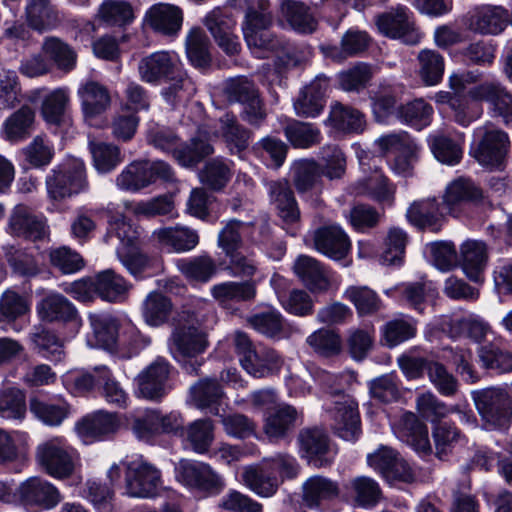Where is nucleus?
<instances>
[{"label":"nucleus","instance_id":"nucleus-20","mask_svg":"<svg viewBox=\"0 0 512 512\" xmlns=\"http://www.w3.org/2000/svg\"><path fill=\"white\" fill-rule=\"evenodd\" d=\"M121 421L115 413L96 411L88 414L75 425L77 435L85 444L101 441L116 433Z\"/></svg>","mask_w":512,"mask_h":512},{"label":"nucleus","instance_id":"nucleus-61","mask_svg":"<svg viewBox=\"0 0 512 512\" xmlns=\"http://www.w3.org/2000/svg\"><path fill=\"white\" fill-rule=\"evenodd\" d=\"M33 121V111L29 107L20 108L5 120L3 124L5 138L12 142L26 138Z\"/></svg>","mask_w":512,"mask_h":512},{"label":"nucleus","instance_id":"nucleus-1","mask_svg":"<svg viewBox=\"0 0 512 512\" xmlns=\"http://www.w3.org/2000/svg\"><path fill=\"white\" fill-rule=\"evenodd\" d=\"M92 334L87 336V345L91 348L113 350L118 344L128 345L137 351L150 344V339L142 335L130 322L120 324L109 314L89 315Z\"/></svg>","mask_w":512,"mask_h":512},{"label":"nucleus","instance_id":"nucleus-19","mask_svg":"<svg viewBox=\"0 0 512 512\" xmlns=\"http://www.w3.org/2000/svg\"><path fill=\"white\" fill-rule=\"evenodd\" d=\"M181 65V59L176 52L161 50L143 57L139 62L138 72L144 82L158 84L178 72Z\"/></svg>","mask_w":512,"mask_h":512},{"label":"nucleus","instance_id":"nucleus-54","mask_svg":"<svg viewBox=\"0 0 512 512\" xmlns=\"http://www.w3.org/2000/svg\"><path fill=\"white\" fill-rule=\"evenodd\" d=\"M463 134H458L455 140L443 135H436L431 138V150L435 158L448 165L457 164L462 158Z\"/></svg>","mask_w":512,"mask_h":512},{"label":"nucleus","instance_id":"nucleus-49","mask_svg":"<svg viewBox=\"0 0 512 512\" xmlns=\"http://www.w3.org/2000/svg\"><path fill=\"white\" fill-rule=\"evenodd\" d=\"M449 326V332L453 337L466 336L475 340L483 338L489 330L488 324L473 313L454 315Z\"/></svg>","mask_w":512,"mask_h":512},{"label":"nucleus","instance_id":"nucleus-10","mask_svg":"<svg viewBox=\"0 0 512 512\" xmlns=\"http://www.w3.org/2000/svg\"><path fill=\"white\" fill-rule=\"evenodd\" d=\"M171 181L173 172L170 166L162 161H133L116 177L115 184L122 191L138 192L156 181Z\"/></svg>","mask_w":512,"mask_h":512},{"label":"nucleus","instance_id":"nucleus-8","mask_svg":"<svg viewBox=\"0 0 512 512\" xmlns=\"http://www.w3.org/2000/svg\"><path fill=\"white\" fill-rule=\"evenodd\" d=\"M478 413L490 428L505 427L512 417V399L501 387H489L471 393Z\"/></svg>","mask_w":512,"mask_h":512},{"label":"nucleus","instance_id":"nucleus-13","mask_svg":"<svg viewBox=\"0 0 512 512\" xmlns=\"http://www.w3.org/2000/svg\"><path fill=\"white\" fill-rule=\"evenodd\" d=\"M334 421V429L345 441H355L360 433V419L357 403L348 395L333 396L332 406L328 408Z\"/></svg>","mask_w":512,"mask_h":512},{"label":"nucleus","instance_id":"nucleus-4","mask_svg":"<svg viewBox=\"0 0 512 512\" xmlns=\"http://www.w3.org/2000/svg\"><path fill=\"white\" fill-rule=\"evenodd\" d=\"M508 148L507 134L492 124H486L474 130L470 153L481 166L489 170H502Z\"/></svg>","mask_w":512,"mask_h":512},{"label":"nucleus","instance_id":"nucleus-37","mask_svg":"<svg viewBox=\"0 0 512 512\" xmlns=\"http://www.w3.org/2000/svg\"><path fill=\"white\" fill-rule=\"evenodd\" d=\"M37 312L40 318L45 321L71 322L74 327H78L80 324L75 307L60 294L47 295L38 303Z\"/></svg>","mask_w":512,"mask_h":512},{"label":"nucleus","instance_id":"nucleus-34","mask_svg":"<svg viewBox=\"0 0 512 512\" xmlns=\"http://www.w3.org/2000/svg\"><path fill=\"white\" fill-rule=\"evenodd\" d=\"M303 502L310 508H318L339 496L337 482L321 475L309 477L302 485Z\"/></svg>","mask_w":512,"mask_h":512},{"label":"nucleus","instance_id":"nucleus-43","mask_svg":"<svg viewBox=\"0 0 512 512\" xmlns=\"http://www.w3.org/2000/svg\"><path fill=\"white\" fill-rule=\"evenodd\" d=\"M417 74L426 86L438 85L444 75L445 60L438 52L431 49H423L417 56Z\"/></svg>","mask_w":512,"mask_h":512},{"label":"nucleus","instance_id":"nucleus-47","mask_svg":"<svg viewBox=\"0 0 512 512\" xmlns=\"http://www.w3.org/2000/svg\"><path fill=\"white\" fill-rule=\"evenodd\" d=\"M328 123L336 130L360 133L365 127L364 115L351 107L335 103L331 107Z\"/></svg>","mask_w":512,"mask_h":512},{"label":"nucleus","instance_id":"nucleus-16","mask_svg":"<svg viewBox=\"0 0 512 512\" xmlns=\"http://www.w3.org/2000/svg\"><path fill=\"white\" fill-rule=\"evenodd\" d=\"M183 10L171 3H156L149 7L143 17V25L167 37H176L183 25Z\"/></svg>","mask_w":512,"mask_h":512},{"label":"nucleus","instance_id":"nucleus-36","mask_svg":"<svg viewBox=\"0 0 512 512\" xmlns=\"http://www.w3.org/2000/svg\"><path fill=\"white\" fill-rule=\"evenodd\" d=\"M446 212L445 206H439L434 198L413 202L407 210L409 222L419 228H429L438 231L440 221Z\"/></svg>","mask_w":512,"mask_h":512},{"label":"nucleus","instance_id":"nucleus-62","mask_svg":"<svg viewBox=\"0 0 512 512\" xmlns=\"http://www.w3.org/2000/svg\"><path fill=\"white\" fill-rule=\"evenodd\" d=\"M427 259L438 270L446 272L458 263L457 252L451 242H432L425 246Z\"/></svg>","mask_w":512,"mask_h":512},{"label":"nucleus","instance_id":"nucleus-44","mask_svg":"<svg viewBox=\"0 0 512 512\" xmlns=\"http://www.w3.org/2000/svg\"><path fill=\"white\" fill-rule=\"evenodd\" d=\"M224 396L220 385L212 379L198 381L190 388V399L198 409H211L218 413V405Z\"/></svg>","mask_w":512,"mask_h":512},{"label":"nucleus","instance_id":"nucleus-46","mask_svg":"<svg viewBox=\"0 0 512 512\" xmlns=\"http://www.w3.org/2000/svg\"><path fill=\"white\" fill-rule=\"evenodd\" d=\"M129 289L124 278L112 270L102 271L95 277V291L105 301H121Z\"/></svg>","mask_w":512,"mask_h":512},{"label":"nucleus","instance_id":"nucleus-39","mask_svg":"<svg viewBox=\"0 0 512 512\" xmlns=\"http://www.w3.org/2000/svg\"><path fill=\"white\" fill-rule=\"evenodd\" d=\"M176 267L179 272L193 284L207 283L217 273L215 260L207 254L178 259L176 261Z\"/></svg>","mask_w":512,"mask_h":512},{"label":"nucleus","instance_id":"nucleus-63","mask_svg":"<svg viewBox=\"0 0 512 512\" xmlns=\"http://www.w3.org/2000/svg\"><path fill=\"white\" fill-rule=\"evenodd\" d=\"M186 54L191 64L198 68L206 67L210 62L208 39L200 28H192L186 37Z\"/></svg>","mask_w":512,"mask_h":512},{"label":"nucleus","instance_id":"nucleus-38","mask_svg":"<svg viewBox=\"0 0 512 512\" xmlns=\"http://www.w3.org/2000/svg\"><path fill=\"white\" fill-rule=\"evenodd\" d=\"M471 95L478 99H485L503 118L504 122L512 126V95L507 93L500 84H481L474 87Z\"/></svg>","mask_w":512,"mask_h":512},{"label":"nucleus","instance_id":"nucleus-7","mask_svg":"<svg viewBox=\"0 0 512 512\" xmlns=\"http://www.w3.org/2000/svg\"><path fill=\"white\" fill-rule=\"evenodd\" d=\"M125 468V493L134 498H151L161 486L160 471L142 456H132L122 462Z\"/></svg>","mask_w":512,"mask_h":512},{"label":"nucleus","instance_id":"nucleus-15","mask_svg":"<svg viewBox=\"0 0 512 512\" xmlns=\"http://www.w3.org/2000/svg\"><path fill=\"white\" fill-rule=\"evenodd\" d=\"M225 92L229 101L244 105L243 118L250 124L257 125L265 118L258 92L249 79L238 77L229 80Z\"/></svg>","mask_w":512,"mask_h":512},{"label":"nucleus","instance_id":"nucleus-17","mask_svg":"<svg viewBox=\"0 0 512 512\" xmlns=\"http://www.w3.org/2000/svg\"><path fill=\"white\" fill-rule=\"evenodd\" d=\"M376 24L380 33L392 39H400L404 43L413 45L421 39L410 12L404 7L380 15Z\"/></svg>","mask_w":512,"mask_h":512},{"label":"nucleus","instance_id":"nucleus-31","mask_svg":"<svg viewBox=\"0 0 512 512\" xmlns=\"http://www.w3.org/2000/svg\"><path fill=\"white\" fill-rule=\"evenodd\" d=\"M29 408L39 421L51 427L60 426L72 414L71 405L62 397L53 399L32 397Z\"/></svg>","mask_w":512,"mask_h":512},{"label":"nucleus","instance_id":"nucleus-2","mask_svg":"<svg viewBox=\"0 0 512 512\" xmlns=\"http://www.w3.org/2000/svg\"><path fill=\"white\" fill-rule=\"evenodd\" d=\"M118 241L116 254L120 262L135 277L154 267V261L139 250L140 234L124 217L111 219L105 237L107 243Z\"/></svg>","mask_w":512,"mask_h":512},{"label":"nucleus","instance_id":"nucleus-32","mask_svg":"<svg viewBox=\"0 0 512 512\" xmlns=\"http://www.w3.org/2000/svg\"><path fill=\"white\" fill-rule=\"evenodd\" d=\"M294 273L312 292H323L329 289L331 275L316 259L300 255L293 266Z\"/></svg>","mask_w":512,"mask_h":512},{"label":"nucleus","instance_id":"nucleus-48","mask_svg":"<svg viewBox=\"0 0 512 512\" xmlns=\"http://www.w3.org/2000/svg\"><path fill=\"white\" fill-rule=\"evenodd\" d=\"M214 424L210 419H198L185 429L184 436L191 449L197 454L209 451L214 441Z\"/></svg>","mask_w":512,"mask_h":512},{"label":"nucleus","instance_id":"nucleus-35","mask_svg":"<svg viewBox=\"0 0 512 512\" xmlns=\"http://www.w3.org/2000/svg\"><path fill=\"white\" fill-rule=\"evenodd\" d=\"M300 414L291 405H278L273 411L267 413L263 419V432L269 440L283 439L289 430L294 427Z\"/></svg>","mask_w":512,"mask_h":512},{"label":"nucleus","instance_id":"nucleus-57","mask_svg":"<svg viewBox=\"0 0 512 512\" xmlns=\"http://www.w3.org/2000/svg\"><path fill=\"white\" fill-rule=\"evenodd\" d=\"M281 14L289 25L298 32L310 33L316 28L315 20L300 2L283 0L281 2Z\"/></svg>","mask_w":512,"mask_h":512},{"label":"nucleus","instance_id":"nucleus-6","mask_svg":"<svg viewBox=\"0 0 512 512\" xmlns=\"http://www.w3.org/2000/svg\"><path fill=\"white\" fill-rule=\"evenodd\" d=\"M176 480L189 491L211 496L224 488L222 477L206 462L182 459L175 465Z\"/></svg>","mask_w":512,"mask_h":512},{"label":"nucleus","instance_id":"nucleus-9","mask_svg":"<svg viewBox=\"0 0 512 512\" xmlns=\"http://www.w3.org/2000/svg\"><path fill=\"white\" fill-rule=\"evenodd\" d=\"M210 137L208 132L201 128L196 138L192 140L191 147L179 148L176 138L164 130L148 132V141L156 148L166 152H172L173 156L182 166H192L203 157L213 152L211 144L208 142Z\"/></svg>","mask_w":512,"mask_h":512},{"label":"nucleus","instance_id":"nucleus-53","mask_svg":"<svg viewBox=\"0 0 512 512\" xmlns=\"http://www.w3.org/2000/svg\"><path fill=\"white\" fill-rule=\"evenodd\" d=\"M167 86L162 90L164 99L170 104H176L187 101L195 92V87L191 79L187 76L183 65L179 71L175 72L165 79Z\"/></svg>","mask_w":512,"mask_h":512},{"label":"nucleus","instance_id":"nucleus-58","mask_svg":"<svg viewBox=\"0 0 512 512\" xmlns=\"http://www.w3.org/2000/svg\"><path fill=\"white\" fill-rule=\"evenodd\" d=\"M281 14L289 25L298 32L310 33L316 28L315 20L300 2L283 0L281 2Z\"/></svg>","mask_w":512,"mask_h":512},{"label":"nucleus","instance_id":"nucleus-40","mask_svg":"<svg viewBox=\"0 0 512 512\" xmlns=\"http://www.w3.org/2000/svg\"><path fill=\"white\" fill-rule=\"evenodd\" d=\"M370 38L365 31L351 28L342 36L340 46L322 47L326 57L342 61L363 52L369 45Z\"/></svg>","mask_w":512,"mask_h":512},{"label":"nucleus","instance_id":"nucleus-24","mask_svg":"<svg viewBox=\"0 0 512 512\" xmlns=\"http://www.w3.org/2000/svg\"><path fill=\"white\" fill-rule=\"evenodd\" d=\"M7 232L12 236L37 240L47 235L48 226L44 217L34 215L24 205H17L9 216Z\"/></svg>","mask_w":512,"mask_h":512},{"label":"nucleus","instance_id":"nucleus-18","mask_svg":"<svg viewBox=\"0 0 512 512\" xmlns=\"http://www.w3.org/2000/svg\"><path fill=\"white\" fill-rule=\"evenodd\" d=\"M298 441L301 456L314 467L327 466L335 458L336 450L330 445L328 436L321 429L302 430Z\"/></svg>","mask_w":512,"mask_h":512},{"label":"nucleus","instance_id":"nucleus-52","mask_svg":"<svg viewBox=\"0 0 512 512\" xmlns=\"http://www.w3.org/2000/svg\"><path fill=\"white\" fill-rule=\"evenodd\" d=\"M26 414L25 394L14 386L0 389V417L7 420H22Z\"/></svg>","mask_w":512,"mask_h":512},{"label":"nucleus","instance_id":"nucleus-45","mask_svg":"<svg viewBox=\"0 0 512 512\" xmlns=\"http://www.w3.org/2000/svg\"><path fill=\"white\" fill-rule=\"evenodd\" d=\"M212 297L221 305L231 302L251 300L256 295V288L252 282L226 281L211 287Z\"/></svg>","mask_w":512,"mask_h":512},{"label":"nucleus","instance_id":"nucleus-51","mask_svg":"<svg viewBox=\"0 0 512 512\" xmlns=\"http://www.w3.org/2000/svg\"><path fill=\"white\" fill-rule=\"evenodd\" d=\"M89 150L100 174L110 173L123 161L119 147L110 143L89 141Z\"/></svg>","mask_w":512,"mask_h":512},{"label":"nucleus","instance_id":"nucleus-29","mask_svg":"<svg viewBox=\"0 0 512 512\" xmlns=\"http://www.w3.org/2000/svg\"><path fill=\"white\" fill-rule=\"evenodd\" d=\"M77 94L81 100L85 121L89 125H93L94 119L105 112L111 104L108 90L94 81L81 84Z\"/></svg>","mask_w":512,"mask_h":512},{"label":"nucleus","instance_id":"nucleus-22","mask_svg":"<svg viewBox=\"0 0 512 512\" xmlns=\"http://www.w3.org/2000/svg\"><path fill=\"white\" fill-rule=\"evenodd\" d=\"M170 365L163 358H157L136 378L137 393L148 400L162 398L168 390Z\"/></svg>","mask_w":512,"mask_h":512},{"label":"nucleus","instance_id":"nucleus-3","mask_svg":"<svg viewBox=\"0 0 512 512\" xmlns=\"http://www.w3.org/2000/svg\"><path fill=\"white\" fill-rule=\"evenodd\" d=\"M35 460L40 468L55 479L71 477L80 465V456L64 437L49 438L37 445Z\"/></svg>","mask_w":512,"mask_h":512},{"label":"nucleus","instance_id":"nucleus-33","mask_svg":"<svg viewBox=\"0 0 512 512\" xmlns=\"http://www.w3.org/2000/svg\"><path fill=\"white\" fill-rule=\"evenodd\" d=\"M243 483L261 497L273 496L279 486V481L271 467L264 460L261 464L244 466L241 469Z\"/></svg>","mask_w":512,"mask_h":512},{"label":"nucleus","instance_id":"nucleus-56","mask_svg":"<svg viewBox=\"0 0 512 512\" xmlns=\"http://www.w3.org/2000/svg\"><path fill=\"white\" fill-rule=\"evenodd\" d=\"M281 14L289 25L298 32L310 33L316 28L315 20L300 2L283 0L281 2Z\"/></svg>","mask_w":512,"mask_h":512},{"label":"nucleus","instance_id":"nucleus-23","mask_svg":"<svg viewBox=\"0 0 512 512\" xmlns=\"http://www.w3.org/2000/svg\"><path fill=\"white\" fill-rule=\"evenodd\" d=\"M395 436L411 446L418 454L431 452L428 429L412 412H404L397 422L391 423Z\"/></svg>","mask_w":512,"mask_h":512},{"label":"nucleus","instance_id":"nucleus-26","mask_svg":"<svg viewBox=\"0 0 512 512\" xmlns=\"http://www.w3.org/2000/svg\"><path fill=\"white\" fill-rule=\"evenodd\" d=\"M204 23L218 45L227 54L234 55L239 51L238 39L231 32L236 22L226 10L221 8L212 10L206 16Z\"/></svg>","mask_w":512,"mask_h":512},{"label":"nucleus","instance_id":"nucleus-21","mask_svg":"<svg viewBox=\"0 0 512 512\" xmlns=\"http://www.w3.org/2000/svg\"><path fill=\"white\" fill-rule=\"evenodd\" d=\"M18 500L27 507L51 509L61 501L58 489L40 477H30L17 487Z\"/></svg>","mask_w":512,"mask_h":512},{"label":"nucleus","instance_id":"nucleus-14","mask_svg":"<svg viewBox=\"0 0 512 512\" xmlns=\"http://www.w3.org/2000/svg\"><path fill=\"white\" fill-rule=\"evenodd\" d=\"M305 241L319 253L333 260L344 259L351 249L347 234L338 225L320 227L308 233Z\"/></svg>","mask_w":512,"mask_h":512},{"label":"nucleus","instance_id":"nucleus-55","mask_svg":"<svg viewBox=\"0 0 512 512\" xmlns=\"http://www.w3.org/2000/svg\"><path fill=\"white\" fill-rule=\"evenodd\" d=\"M281 14L289 25L298 32L310 33L316 28L315 20L300 2L283 0L281 2Z\"/></svg>","mask_w":512,"mask_h":512},{"label":"nucleus","instance_id":"nucleus-30","mask_svg":"<svg viewBox=\"0 0 512 512\" xmlns=\"http://www.w3.org/2000/svg\"><path fill=\"white\" fill-rule=\"evenodd\" d=\"M508 16V11L502 6H478L470 13L469 27L481 34H497L505 28Z\"/></svg>","mask_w":512,"mask_h":512},{"label":"nucleus","instance_id":"nucleus-41","mask_svg":"<svg viewBox=\"0 0 512 512\" xmlns=\"http://www.w3.org/2000/svg\"><path fill=\"white\" fill-rule=\"evenodd\" d=\"M141 311L142 317L148 326L159 327L171 317L173 304L164 294L150 292L142 303Z\"/></svg>","mask_w":512,"mask_h":512},{"label":"nucleus","instance_id":"nucleus-50","mask_svg":"<svg viewBox=\"0 0 512 512\" xmlns=\"http://www.w3.org/2000/svg\"><path fill=\"white\" fill-rule=\"evenodd\" d=\"M269 189L271 200L275 204L281 219L285 223L297 221L300 213L287 182H274L270 184Z\"/></svg>","mask_w":512,"mask_h":512},{"label":"nucleus","instance_id":"nucleus-5","mask_svg":"<svg viewBox=\"0 0 512 512\" xmlns=\"http://www.w3.org/2000/svg\"><path fill=\"white\" fill-rule=\"evenodd\" d=\"M88 187L84 162L71 157L52 170L46 178L48 197L62 201L85 191Z\"/></svg>","mask_w":512,"mask_h":512},{"label":"nucleus","instance_id":"nucleus-12","mask_svg":"<svg viewBox=\"0 0 512 512\" xmlns=\"http://www.w3.org/2000/svg\"><path fill=\"white\" fill-rule=\"evenodd\" d=\"M357 158L365 176L354 183L353 192L357 195H367L381 203L391 204L395 194L394 185L375 164L371 165L372 159L366 151H357Z\"/></svg>","mask_w":512,"mask_h":512},{"label":"nucleus","instance_id":"nucleus-28","mask_svg":"<svg viewBox=\"0 0 512 512\" xmlns=\"http://www.w3.org/2000/svg\"><path fill=\"white\" fill-rule=\"evenodd\" d=\"M329 89L328 79L324 76H317L300 93L294 102V109L298 116L316 117L324 108L325 96Z\"/></svg>","mask_w":512,"mask_h":512},{"label":"nucleus","instance_id":"nucleus-59","mask_svg":"<svg viewBox=\"0 0 512 512\" xmlns=\"http://www.w3.org/2000/svg\"><path fill=\"white\" fill-rule=\"evenodd\" d=\"M354 502L362 508H372L382 498L379 484L366 476L356 477L351 481Z\"/></svg>","mask_w":512,"mask_h":512},{"label":"nucleus","instance_id":"nucleus-11","mask_svg":"<svg viewBox=\"0 0 512 512\" xmlns=\"http://www.w3.org/2000/svg\"><path fill=\"white\" fill-rule=\"evenodd\" d=\"M208 346L206 334L198 327L189 323L174 328L168 342L172 356L185 365L189 373L197 371L195 364L187 362L202 354Z\"/></svg>","mask_w":512,"mask_h":512},{"label":"nucleus","instance_id":"nucleus-27","mask_svg":"<svg viewBox=\"0 0 512 512\" xmlns=\"http://www.w3.org/2000/svg\"><path fill=\"white\" fill-rule=\"evenodd\" d=\"M152 236L161 247L175 253L189 252L199 243L198 232L184 225L156 229Z\"/></svg>","mask_w":512,"mask_h":512},{"label":"nucleus","instance_id":"nucleus-64","mask_svg":"<svg viewBox=\"0 0 512 512\" xmlns=\"http://www.w3.org/2000/svg\"><path fill=\"white\" fill-rule=\"evenodd\" d=\"M26 14L30 26L39 31L49 29L58 22L57 13L48 0H31Z\"/></svg>","mask_w":512,"mask_h":512},{"label":"nucleus","instance_id":"nucleus-42","mask_svg":"<svg viewBox=\"0 0 512 512\" xmlns=\"http://www.w3.org/2000/svg\"><path fill=\"white\" fill-rule=\"evenodd\" d=\"M96 19L107 26H125L135 19L134 9L126 0H104L98 7Z\"/></svg>","mask_w":512,"mask_h":512},{"label":"nucleus","instance_id":"nucleus-25","mask_svg":"<svg viewBox=\"0 0 512 512\" xmlns=\"http://www.w3.org/2000/svg\"><path fill=\"white\" fill-rule=\"evenodd\" d=\"M487 263L488 250L484 242L466 240L461 244L458 264L470 281L480 283L484 280Z\"/></svg>","mask_w":512,"mask_h":512},{"label":"nucleus","instance_id":"nucleus-60","mask_svg":"<svg viewBox=\"0 0 512 512\" xmlns=\"http://www.w3.org/2000/svg\"><path fill=\"white\" fill-rule=\"evenodd\" d=\"M70 96L67 88L51 91L43 100L41 114L49 124H59L69 104Z\"/></svg>","mask_w":512,"mask_h":512}]
</instances>
